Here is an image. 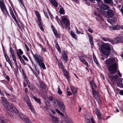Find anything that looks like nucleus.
Here are the masks:
<instances>
[{"label": "nucleus", "mask_w": 123, "mask_h": 123, "mask_svg": "<svg viewBox=\"0 0 123 123\" xmlns=\"http://www.w3.org/2000/svg\"><path fill=\"white\" fill-rule=\"evenodd\" d=\"M88 31L91 33L92 32V29L90 28H89L87 29Z\"/></svg>", "instance_id": "69168bd1"}, {"label": "nucleus", "mask_w": 123, "mask_h": 123, "mask_svg": "<svg viewBox=\"0 0 123 123\" xmlns=\"http://www.w3.org/2000/svg\"><path fill=\"white\" fill-rule=\"evenodd\" d=\"M17 55L18 58L20 60L21 59H22L21 56V55H20L19 54H18V53L17 52Z\"/></svg>", "instance_id": "8fccbe9b"}, {"label": "nucleus", "mask_w": 123, "mask_h": 123, "mask_svg": "<svg viewBox=\"0 0 123 123\" xmlns=\"http://www.w3.org/2000/svg\"><path fill=\"white\" fill-rule=\"evenodd\" d=\"M92 92L93 95L94 96H96L97 95V96L98 97V98H99V97L98 93L97 92H96L94 89L93 86L92 87Z\"/></svg>", "instance_id": "412c9836"}, {"label": "nucleus", "mask_w": 123, "mask_h": 123, "mask_svg": "<svg viewBox=\"0 0 123 123\" xmlns=\"http://www.w3.org/2000/svg\"><path fill=\"white\" fill-rule=\"evenodd\" d=\"M4 105L6 110L10 112L16 113L18 112L17 109L13 105L7 103H6Z\"/></svg>", "instance_id": "39448f33"}, {"label": "nucleus", "mask_w": 123, "mask_h": 123, "mask_svg": "<svg viewBox=\"0 0 123 123\" xmlns=\"http://www.w3.org/2000/svg\"><path fill=\"white\" fill-rule=\"evenodd\" d=\"M101 49L103 54L106 56V58L108 57L111 52V49L109 45L107 43L102 44L101 47Z\"/></svg>", "instance_id": "7ed1b4c3"}, {"label": "nucleus", "mask_w": 123, "mask_h": 123, "mask_svg": "<svg viewBox=\"0 0 123 123\" xmlns=\"http://www.w3.org/2000/svg\"><path fill=\"white\" fill-rule=\"evenodd\" d=\"M49 100L52 101L53 100V99H54L55 98H53L52 97H49Z\"/></svg>", "instance_id": "338daca9"}, {"label": "nucleus", "mask_w": 123, "mask_h": 123, "mask_svg": "<svg viewBox=\"0 0 123 123\" xmlns=\"http://www.w3.org/2000/svg\"><path fill=\"white\" fill-rule=\"evenodd\" d=\"M122 81L121 80H119L118 81L117 83V86L119 87H121L122 84Z\"/></svg>", "instance_id": "4c0bfd02"}, {"label": "nucleus", "mask_w": 123, "mask_h": 123, "mask_svg": "<svg viewBox=\"0 0 123 123\" xmlns=\"http://www.w3.org/2000/svg\"><path fill=\"white\" fill-rule=\"evenodd\" d=\"M89 41L92 47L94 46L93 42V39L92 37L91 36H90L89 38Z\"/></svg>", "instance_id": "5701e85b"}, {"label": "nucleus", "mask_w": 123, "mask_h": 123, "mask_svg": "<svg viewBox=\"0 0 123 123\" xmlns=\"http://www.w3.org/2000/svg\"><path fill=\"white\" fill-rule=\"evenodd\" d=\"M3 12L6 17L7 16V15H9L8 13L7 10H6V11L4 12Z\"/></svg>", "instance_id": "09e8293b"}, {"label": "nucleus", "mask_w": 123, "mask_h": 123, "mask_svg": "<svg viewBox=\"0 0 123 123\" xmlns=\"http://www.w3.org/2000/svg\"><path fill=\"white\" fill-rule=\"evenodd\" d=\"M18 51L20 54L22 55L23 54V52L21 49H19Z\"/></svg>", "instance_id": "e2e57ef3"}, {"label": "nucleus", "mask_w": 123, "mask_h": 123, "mask_svg": "<svg viewBox=\"0 0 123 123\" xmlns=\"http://www.w3.org/2000/svg\"><path fill=\"white\" fill-rule=\"evenodd\" d=\"M115 58L113 57L108 59L104 62L109 73L112 74H115L118 68V62H115Z\"/></svg>", "instance_id": "f257e3e1"}, {"label": "nucleus", "mask_w": 123, "mask_h": 123, "mask_svg": "<svg viewBox=\"0 0 123 123\" xmlns=\"http://www.w3.org/2000/svg\"><path fill=\"white\" fill-rule=\"evenodd\" d=\"M25 123H32L31 121H29V119L26 117H24L23 119Z\"/></svg>", "instance_id": "b1692460"}, {"label": "nucleus", "mask_w": 123, "mask_h": 123, "mask_svg": "<svg viewBox=\"0 0 123 123\" xmlns=\"http://www.w3.org/2000/svg\"><path fill=\"white\" fill-rule=\"evenodd\" d=\"M119 37L120 41H121V43H123V37Z\"/></svg>", "instance_id": "0e129e2a"}, {"label": "nucleus", "mask_w": 123, "mask_h": 123, "mask_svg": "<svg viewBox=\"0 0 123 123\" xmlns=\"http://www.w3.org/2000/svg\"><path fill=\"white\" fill-rule=\"evenodd\" d=\"M67 95L68 96H70L72 94L70 92L68 91H67Z\"/></svg>", "instance_id": "bf43d9fd"}, {"label": "nucleus", "mask_w": 123, "mask_h": 123, "mask_svg": "<svg viewBox=\"0 0 123 123\" xmlns=\"http://www.w3.org/2000/svg\"><path fill=\"white\" fill-rule=\"evenodd\" d=\"M58 63L59 66V68H61L62 70L64 69L63 68V66L62 63L58 62Z\"/></svg>", "instance_id": "ea45409f"}, {"label": "nucleus", "mask_w": 123, "mask_h": 123, "mask_svg": "<svg viewBox=\"0 0 123 123\" xmlns=\"http://www.w3.org/2000/svg\"><path fill=\"white\" fill-rule=\"evenodd\" d=\"M11 15L13 18L14 19L16 22H17L18 21V20H17L16 18V16L14 13L11 14Z\"/></svg>", "instance_id": "79ce46f5"}, {"label": "nucleus", "mask_w": 123, "mask_h": 123, "mask_svg": "<svg viewBox=\"0 0 123 123\" xmlns=\"http://www.w3.org/2000/svg\"><path fill=\"white\" fill-rule=\"evenodd\" d=\"M61 118L62 120L67 123H73L71 119L67 116L63 117Z\"/></svg>", "instance_id": "6e6552de"}, {"label": "nucleus", "mask_w": 123, "mask_h": 123, "mask_svg": "<svg viewBox=\"0 0 123 123\" xmlns=\"http://www.w3.org/2000/svg\"><path fill=\"white\" fill-rule=\"evenodd\" d=\"M86 123H95L93 118L92 117L86 120Z\"/></svg>", "instance_id": "a211bd4d"}, {"label": "nucleus", "mask_w": 123, "mask_h": 123, "mask_svg": "<svg viewBox=\"0 0 123 123\" xmlns=\"http://www.w3.org/2000/svg\"><path fill=\"white\" fill-rule=\"evenodd\" d=\"M43 12L44 13V14L45 16L46 17L48 18V19H49V17L48 15V14L45 11H43Z\"/></svg>", "instance_id": "864d4df0"}, {"label": "nucleus", "mask_w": 123, "mask_h": 123, "mask_svg": "<svg viewBox=\"0 0 123 123\" xmlns=\"http://www.w3.org/2000/svg\"><path fill=\"white\" fill-rule=\"evenodd\" d=\"M59 101H58L55 98L53 99V100L52 101V103L53 105H56L57 104V103L58 104V102H59Z\"/></svg>", "instance_id": "f704fd0d"}, {"label": "nucleus", "mask_w": 123, "mask_h": 123, "mask_svg": "<svg viewBox=\"0 0 123 123\" xmlns=\"http://www.w3.org/2000/svg\"><path fill=\"white\" fill-rule=\"evenodd\" d=\"M50 2L52 5L55 7H57V4L55 0H51Z\"/></svg>", "instance_id": "6ab92c4d"}, {"label": "nucleus", "mask_w": 123, "mask_h": 123, "mask_svg": "<svg viewBox=\"0 0 123 123\" xmlns=\"http://www.w3.org/2000/svg\"><path fill=\"white\" fill-rule=\"evenodd\" d=\"M67 17V16H63L61 21L60 23L63 28L65 27L66 29H67L68 26L70 25V22Z\"/></svg>", "instance_id": "20e7f679"}, {"label": "nucleus", "mask_w": 123, "mask_h": 123, "mask_svg": "<svg viewBox=\"0 0 123 123\" xmlns=\"http://www.w3.org/2000/svg\"><path fill=\"white\" fill-rule=\"evenodd\" d=\"M59 13L61 14H65L64 10L62 8H60L59 10Z\"/></svg>", "instance_id": "c9c22d12"}, {"label": "nucleus", "mask_w": 123, "mask_h": 123, "mask_svg": "<svg viewBox=\"0 0 123 123\" xmlns=\"http://www.w3.org/2000/svg\"><path fill=\"white\" fill-rule=\"evenodd\" d=\"M58 93L60 94H61L62 93V91L61 90L59 87H58Z\"/></svg>", "instance_id": "5fc2aeb1"}, {"label": "nucleus", "mask_w": 123, "mask_h": 123, "mask_svg": "<svg viewBox=\"0 0 123 123\" xmlns=\"http://www.w3.org/2000/svg\"><path fill=\"white\" fill-rule=\"evenodd\" d=\"M93 83H94V81L93 80H92L91 81H90V85H91L92 87V86H93Z\"/></svg>", "instance_id": "052dcab7"}, {"label": "nucleus", "mask_w": 123, "mask_h": 123, "mask_svg": "<svg viewBox=\"0 0 123 123\" xmlns=\"http://www.w3.org/2000/svg\"><path fill=\"white\" fill-rule=\"evenodd\" d=\"M46 104V106L47 107L49 106L50 105V104L49 101H46L45 102Z\"/></svg>", "instance_id": "a18cd8bd"}, {"label": "nucleus", "mask_w": 123, "mask_h": 123, "mask_svg": "<svg viewBox=\"0 0 123 123\" xmlns=\"http://www.w3.org/2000/svg\"><path fill=\"white\" fill-rule=\"evenodd\" d=\"M102 39L104 41H108L109 42L111 43L112 42V40L109 38H107L105 37H102Z\"/></svg>", "instance_id": "bb28decb"}, {"label": "nucleus", "mask_w": 123, "mask_h": 123, "mask_svg": "<svg viewBox=\"0 0 123 123\" xmlns=\"http://www.w3.org/2000/svg\"><path fill=\"white\" fill-rule=\"evenodd\" d=\"M53 32L56 38L59 37V35L58 34V33L56 31H54Z\"/></svg>", "instance_id": "37998d69"}, {"label": "nucleus", "mask_w": 123, "mask_h": 123, "mask_svg": "<svg viewBox=\"0 0 123 123\" xmlns=\"http://www.w3.org/2000/svg\"><path fill=\"white\" fill-rule=\"evenodd\" d=\"M1 100L2 102H4L6 103V100L5 98L3 97H1Z\"/></svg>", "instance_id": "49530a36"}, {"label": "nucleus", "mask_w": 123, "mask_h": 123, "mask_svg": "<svg viewBox=\"0 0 123 123\" xmlns=\"http://www.w3.org/2000/svg\"><path fill=\"white\" fill-rule=\"evenodd\" d=\"M52 121L53 123H58L59 121L57 117L53 115L51 113L49 114Z\"/></svg>", "instance_id": "9d476101"}, {"label": "nucleus", "mask_w": 123, "mask_h": 123, "mask_svg": "<svg viewBox=\"0 0 123 123\" xmlns=\"http://www.w3.org/2000/svg\"><path fill=\"white\" fill-rule=\"evenodd\" d=\"M10 51L12 59L15 63V65L17 66V64L16 60V58L14 54V52L13 49L11 47L10 48Z\"/></svg>", "instance_id": "0eeeda50"}, {"label": "nucleus", "mask_w": 123, "mask_h": 123, "mask_svg": "<svg viewBox=\"0 0 123 123\" xmlns=\"http://www.w3.org/2000/svg\"><path fill=\"white\" fill-rule=\"evenodd\" d=\"M81 61L84 63L86 66H88V63L85 59H84L83 60H82Z\"/></svg>", "instance_id": "a19ab883"}, {"label": "nucleus", "mask_w": 123, "mask_h": 123, "mask_svg": "<svg viewBox=\"0 0 123 123\" xmlns=\"http://www.w3.org/2000/svg\"><path fill=\"white\" fill-rule=\"evenodd\" d=\"M55 47L58 50V52L60 53L61 52V50L60 49V47L58 44L57 42L56 43L55 45Z\"/></svg>", "instance_id": "7c9ffc66"}, {"label": "nucleus", "mask_w": 123, "mask_h": 123, "mask_svg": "<svg viewBox=\"0 0 123 123\" xmlns=\"http://www.w3.org/2000/svg\"><path fill=\"white\" fill-rule=\"evenodd\" d=\"M22 57L26 61H28V59H27V58L26 57H25V55H23Z\"/></svg>", "instance_id": "13d9d810"}, {"label": "nucleus", "mask_w": 123, "mask_h": 123, "mask_svg": "<svg viewBox=\"0 0 123 123\" xmlns=\"http://www.w3.org/2000/svg\"><path fill=\"white\" fill-rule=\"evenodd\" d=\"M58 105L61 111H63L64 110L65 107L62 102L61 101H59V102H58Z\"/></svg>", "instance_id": "f8f14e48"}, {"label": "nucleus", "mask_w": 123, "mask_h": 123, "mask_svg": "<svg viewBox=\"0 0 123 123\" xmlns=\"http://www.w3.org/2000/svg\"><path fill=\"white\" fill-rule=\"evenodd\" d=\"M28 87L30 89L32 90H34V87L33 85H31V86L28 85Z\"/></svg>", "instance_id": "c03bdc74"}, {"label": "nucleus", "mask_w": 123, "mask_h": 123, "mask_svg": "<svg viewBox=\"0 0 123 123\" xmlns=\"http://www.w3.org/2000/svg\"><path fill=\"white\" fill-rule=\"evenodd\" d=\"M18 0L20 1L21 4L23 6H24V3L23 1V0Z\"/></svg>", "instance_id": "680f3d73"}, {"label": "nucleus", "mask_w": 123, "mask_h": 123, "mask_svg": "<svg viewBox=\"0 0 123 123\" xmlns=\"http://www.w3.org/2000/svg\"><path fill=\"white\" fill-rule=\"evenodd\" d=\"M0 6L3 12L6 10L4 5L3 0H0Z\"/></svg>", "instance_id": "9b49d317"}, {"label": "nucleus", "mask_w": 123, "mask_h": 123, "mask_svg": "<svg viewBox=\"0 0 123 123\" xmlns=\"http://www.w3.org/2000/svg\"><path fill=\"white\" fill-rule=\"evenodd\" d=\"M32 98L35 101H37L39 104H41V103L40 100L39 99L35 97L34 96H33Z\"/></svg>", "instance_id": "2f4dec72"}, {"label": "nucleus", "mask_w": 123, "mask_h": 123, "mask_svg": "<svg viewBox=\"0 0 123 123\" xmlns=\"http://www.w3.org/2000/svg\"><path fill=\"white\" fill-rule=\"evenodd\" d=\"M111 79L114 81H117L118 80L119 77L117 75H112L111 77Z\"/></svg>", "instance_id": "2eb2a0df"}, {"label": "nucleus", "mask_w": 123, "mask_h": 123, "mask_svg": "<svg viewBox=\"0 0 123 123\" xmlns=\"http://www.w3.org/2000/svg\"><path fill=\"white\" fill-rule=\"evenodd\" d=\"M35 13L38 18V20L37 21V24L41 30L42 31H43L44 29L42 25L41 20L39 13L37 11H35Z\"/></svg>", "instance_id": "423d86ee"}, {"label": "nucleus", "mask_w": 123, "mask_h": 123, "mask_svg": "<svg viewBox=\"0 0 123 123\" xmlns=\"http://www.w3.org/2000/svg\"><path fill=\"white\" fill-rule=\"evenodd\" d=\"M39 83L40 85V87L41 88L43 89L45 88L46 86L43 82L41 81Z\"/></svg>", "instance_id": "393cba45"}, {"label": "nucleus", "mask_w": 123, "mask_h": 123, "mask_svg": "<svg viewBox=\"0 0 123 123\" xmlns=\"http://www.w3.org/2000/svg\"><path fill=\"white\" fill-rule=\"evenodd\" d=\"M33 58L35 61L37 63L38 65L43 69L46 68L44 63H43V61L42 57L39 54H35L33 55Z\"/></svg>", "instance_id": "f03ea898"}, {"label": "nucleus", "mask_w": 123, "mask_h": 123, "mask_svg": "<svg viewBox=\"0 0 123 123\" xmlns=\"http://www.w3.org/2000/svg\"><path fill=\"white\" fill-rule=\"evenodd\" d=\"M63 70V72L64 73V75L66 77L68 81L69 80V78L68 76V73L67 71L65 70L64 69Z\"/></svg>", "instance_id": "f3484780"}, {"label": "nucleus", "mask_w": 123, "mask_h": 123, "mask_svg": "<svg viewBox=\"0 0 123 123\" xmlns=\"http://www.w3.org/2000/svg\"><path fill=\"white\" fill-rule=\"evenodd\" d=\"M19 115L20 116L22 119H24V117H25V116L22 113H20Z\"/></svg>", "instance_id": "de8ad7c7"}, {"label": "nucleus", "mask_w": 123, "mask_h": 123, "mask_svg": "<svg viewBox=\"0 0 123 123\" xmlns=\"http://www.w3.org/2000/svg\"><path fill=\"white\" fill-rule=\"evenodd\" d=\"M112 28L114 30H118L120 29V26L115 25L114 26L112 27Z\"/></svg>", "instance_id": "473e14b6"}, {"label": "nucleus", "mask_w": 123, "mask_h": 123, "mask_svg": "<svg viewBox=\"0 0 123 123\" xmlns=\"http://www.w3.org/2000/svg\"><path fill=\"white\" fill-rule=\"evenodd\" d=\"M71 91L74 94L76 93L77 90L73 86H71Z\"/></svg>", "instance_id": "4be33fe9"}, {"label": "nucleus", "mask_w": 123, "mask_h": 123, "mask_svg": "<svg viewBox=\"0 0 123 123\" xmlns=\"http://www.w3.org/2000/svg\"><path fill=\"white\" fill-rule=\"evenodd\" d=\"M4 55L6 61H7L8 62H11L8 56L6 53H4Z\"/></svg>", "instance_id": "cd10ccee"}, {"label": "nucleus", "mask_w": 123, "mask_h": 123, "mask_svg": "<svg viewBox=\"0 0 123 123\" xmlns=\"http://www.w3.org/2000/svg\"><path fill=\"white\" fill-rule=\"evenodd\" d=\"M62 57L65 61H67L68 60V58L67 55L65 53V52L63 54Z\"/></svg>", "instance_id": "c756f323"}, {"label": "nucleus", "mask_w": 123, "mask_h": 123, "mask_svg": "<svg viewBox=\"0 0 123 123\" xmlns=\"http://www.w3.org/2000/svg\"><path fill=\"white\" fill-rule=\"evenodd\" d=\"M95 14L97 16H98L99 18L101 20H102V21H104V19L101 15H100L99 14L96 13H95Z\"/></svg>", "instance_id": "e433bc0d"}, {"label": "nucleus", "mask_w": 123, "mask_h": 123, "mask_svg": "<svg viewBox=\"0 0 123 123\" xmlns=\"http://www.w3.org/2000/svg\"><path fill=\"white\" fill-rule=\"evenodd\" d=\"M40 46L42 49V51H43L45 52L46 51L45 49L43 47L42 45L41 44H40Z\"/></svg>", "instance_id": "3c124183"}, {"label": "nucleus", "mask_w": 123, "mask_h": 123, "mask_svg": "<svg viewBox=\"0 0 123 123\" xmlns=\"http://www.w3.org/2000/svg\"><path fill=\"white\" fill-rule=\"evenodd\" d=\"M95 114L97 116L98 118L99 119H101V117L100 112L97 109H96Z\"/></svg>", "instance_id": "dca6fc26"}, {"label": "nucleus", "mask_w": 123, "mask_h": 123, "mask_svg": "<svg viewBox=\"0 0 123 123\" xmlns=\"http://www.w3.org/2000/svg\"><path fill=\"white\" fill-rule=\"evenodd\" d=\"M104 2L107 4H110L113 3L112 0H104Z\"/></svg>", "instance_id": "72a5a7b5"}, {"label": "nucleus", "mask_w": 123, "mask_h": 123, "mask_svg": "<svg viewBox=\"0 0 123 123\" xmlns=\"http://www.w3.org/2000/svg\"><path fill=\"white\" fill-rule=\"evenodd\" d=\"M70 35L73 38L75 39H76L77 37L76 35L75 34L74 32L72 31H71L70 32Z\"/></svg>", "instance_id": "c85d7f7f"}, {"label": "nucleus", "mask_w": 123, "mask_h": 123, "mask_svg": "<svg viewBox=\"0 0 123 123\" xmlns=\"http://www.w3.org/2000/svg\"><path fill=\"white\" fill-rule=\"evenodd\" d=\"M20 61L24 65H25V62L24 61V60L22 59L20 60Z\"/></svg>", "instance_id": "603ef678"}, {"label": "nucleus", "mask_w": 123, "mask_h": 123, "mask_svg": "<svg viewBox=\"0 0 123 123\" xmlns=\"http://www.w3.org/2000/svg\"><path fill=\"white\" fill-rule=\"evenodd\" d=\"M24 98L25 100H26L27 105L28 104L29 105L31 103L29 99V98L27 95H25L24 97Z\"/></svg>", "instance_id": "aec40b11"}, {"label": "nucleus", "mask_w": 123, "mask_h": 123, "mask_svg": "<svg viewBox=\"0 0 123 123\" xmlns=\"http://www.w3.org/2000/svg\"><path fill=\"white\" fill-rule=\"evenodd\" d=\"M9 8V10H10V13L11 15L14 13L13 11L12 8H11V7H10Z\"/></svg>", "instance_id": "6e6d98bb"}, {"label": "nucleus", "mask_w": 123, "mask_h": 123, "mask_svg": "<svg viewBox=\"0 0 123 123\" xmlns=\"http://www.w3.org/2000/svg\"><path fill=\"white\" fill-rule=\"evenodd\" d=\"M94 60L95 63H96V65L98 66L99 65V64L98 62V61H97V59L95 60Z\"/></svg>", "instance_id": "4d7b16f0"}, {"label": "nucleus", "mask_w": 123, "mask_h": 123, "mask_svg": "<svg viewBox=\"0 0 123 123\" xmlns=\"http://www.w3.org/2000/svg\"><path fill=\"white\" fill-rule=\"evenodd\" d=\"M100 8L101 10H108L109 8V6L108 5L106 4H102L100 5Z\"/></svg>", "instance_id": "ddd939ff"}, {"label": "nucleus", "mask_w": 123, "mask_h": 123, "mask_svg": "<svg viewBox=\"0 0 123 123\" xmlns=\"http://www.w3.org/2000/svg\"><path fill=\"white\" fill-rule=\"evenodd\" d=\"M28 105L31 112L33 113H34L35 111L34 110L33 107L31 103L29 105Z\"/></svg>", "instance_id": "a878e982"}, {"label": "nucleus", "mask_w": 123, "mask_h": 123, "mask_svg": "<svg viewBox=\"0 0 123 123\" xmlns=\"http://www.w3.org/2000/svg\"><path fill=\"white\" fill-rule=\"evenodd\" d=\"M119 93L121 95H123V90H121L119 92Z\"/></svg>", "instance_id": "774afa93"}, {"label": "nucleus", "mask_w": 123, "mask_h": 123, "mask_svg": "<svg viewBox=\"0 0 123 123\" xmlns=\"http://www.w3.org/2000/svg\"><path fill=\"white\" fill-rule=\"evenodd\" d=\"M120 40L119 37H117L114 39L113 40H112L111 43L113 44H114L121 43V41H120Z\"/></svg>", "instance_id": "4468645a"}, {"label": "nucleus", "mask_w": 123, "mask_h": 123, "mask_svg": "<svg viewBox=\"0 0 123 123\" xmlns=\"http://www.w3.org/2000/svg\"><path fill=\"white\" fill-rule=\"evenodd\" d=\"M105 14L109 18H111L113 16L114 13L113 10L109 9L107 11L106 14Z\"/></svg>", "instance_id": "1a4fd4ad"}, {"label": "nucleus", "mask_w": 123, "mask_h": 123, "mask_svg": "<svg viewBox=\"0 0 123 123\" xmlns=\"http://www.w3.org/2000/svg\"><path fill=\"white\" fill-rule=\"evenodd\" d=\"M4 118L0 116V123H6Z\"/></svg>", "instance_id": "58836bf2"}]
</instances>
